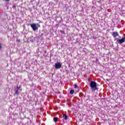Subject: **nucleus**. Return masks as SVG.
Returning a JSON list of instances; mask_svg holds the SVG:
<instances>
[{
	"mask_svg": "<svg viewBox=\"0 0 125 125\" xmlns=\"http://www.w3.org/2000/svg\"><path fill=\"white\" fill-rule=\"evenodd\" d=\"M62 65H61V63H60V62H57L56 63H55V68L56 69H60V68H61Z\"/></svg>",
	"mask_w": 125,
	"mask_h": 125,
	"instance_id": "3",
	"label": "nucleus"
},
{
	"mask_svg": "<svg viewBox=\"0 0 125 125\" xmlns=\"http://www.w3.org/2000/svg\"><path fill=\"white\" fill-rule=\"evenodd\" d=\"M74 93H75V90L73 89H72L70 90V94H74Z\"/></svg>",
	"mask_w": 125,
	"mask_h": 125,
	"instance_id": "8",
	"label": "nucleus"
},
{
	"mask_svg": "<svg viewBox=\"0 0 125 125\" xmlns=\"http://www.w3.org/2000/svg\"><path fill=\"white\" fill-rule=\"evenodd\" d=\"M1 48V45L0 44V49Z\"/></svg>",
	"mask_w": 125,
	"mask_h": 125,
	"instance_id": "11",
	"label": "nucleus"
},
{
	"mask_svg": "<svg viewBox=\"0 0 125 125\" xmlns=\"http://www.w3.org/2000/svg\"><path fill=\"white\" fill-rule=\"evenodd\" d=\"M54 122H55V123H57V122H58V118L57 117L54 118Z\"/></svg>",
	"mask_w": 125,
	"mask_h": 125,
	"instance_id": "7",
	"label": "nucleus"
},
{
	"mask_svg": "<svg viewBox=\"0 0 125 125\" xmlns=\"http://www.w3.org/2000/svg\"><path fill=\"white\" fill-rule=\"evenodd\" d=\"M30 26L32 29H33V31H36V30H38V27H37V25H36V24H31Z\"/></svg>",
	"mask_w": 125,
	"mask_h": 125,
	"instance_id": "2",
	"label": "nucleus"
},
{
	"mask_svg": "<svg viewBox=\"0 0 125 125\" xmlns=\"http://www.w3.org/2000/svg\"><path fill=\"white\" fill-rule=\"evenodd\" d=\"M125 39L124 38H122L120 40H117V42L118 43H120V44H122V43H123V42H125Z\"/></svg>",
	"mask_w": 125,
	"mask_h": 125,
	"instance_id": "4",
	"label": "nucleus"
},
{
	"mask_svg": "<svg viewBox=\"0 0 125 125\" xmlns=\"http://www.w3.org/2000/svg\"><path fill=\"white\" fill-rule=\"evenodd\" d=\"M90 86L91 88L92 91H95L97 89V84L95 81H92L90 82Z\"/></svg>",
	"mask_w": 125,
	"mask_h": 125,
	"instance_id": "1",
	"label": "nucleus"
},
{
	"mask_svg": "<svg viewBox=\"0 0 125 125\" xmlns=\"http://www.w3.org/2000/svg\"><path fill=\"white\" fill-rule=\"evenodd\" d=\"M15 94H16V92H15Z\"/></svg>",
	"mask_w": 125,
	"mask_h": 125,
	"instance_id": "13",
	"label": "nucleus"
},
{
	"mask_svg": "<svg viewBox=\"0 0 125 125\" xmlns=\"http://www.w3.org/2000/svg\"><path fill=\"white\" fill-rule=\"evenodd\" d=\"M112 36L113 38H116L119 36V33L117 32H112Z\"/></svg>",
	"mask_w": 125,
	"mask_h": 125,
	"instance_id": "5",
	"label": "nucleus"
},
{
	"mask_svg": "<svg viewBox=\"0 0 125 125\" xmlns=\"http://www.w3.org/2000/svg\"><path fill=\"white\" fill-rule=\"evenodd\" d=\"M62 118L63 119H64V120H68V116L66 114H63L62 116Z\"/></svg>",
	"mask_w": 125,
	"mask_h": 125,
	"instance_id": "6",
	"label": "nucleus"
},
{
	"mask_svg": "<svg viewBox=\"0 0 125 125\" xmlns=\"http://www.w3.org/2000/svg\"><path fill=\"white\" fill-rule=\"evenodd\" d=\"M78 85H77V84H75V85H74V88H78Z\"/></svg>",
	"mask_w": 125,
	"mask_h": 125,
	"instance_id": "9",
	"label": "nucleus"
},
{
	"mask_svg": "<svg viewBox=\"0 0 125 125\" xmlns=\"http://www.w3.org/2000/svg\"><path fill=\"white\" fill-rule=\"evenodd\" d=\"M4 0V1H7V2H8V1H9V0Z\"/></svg>",
	"mask_w": 125,
	"mask_h": 125,
	"instance_id": "10",
	"label": "nucleus"
},
{
	"mask_svg": "<svg viewBox=\"0 0 125 125\" xmlns=\"http://www.w3.org/2000/svg\"><path fill=\"white\" fill-rule=\"evenodd\" d=\"M18 92L17 91H16V93H17H17H18Z\"/></svg>",
	"mask_w": 125,
	"mask_h": 125,
	"instance_id": "12",
	"label": "nucleus"
}]
</instances>
